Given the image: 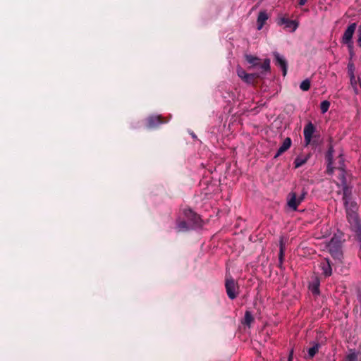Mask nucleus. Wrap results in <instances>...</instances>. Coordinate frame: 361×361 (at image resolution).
I'll use <instances>...</instances> for the list:
<instances>
[{
  "label": "nucleus",
  "instance_id": "14",
  "mask_svg": "<svg viewBox=\"0 0 361 361\" xmlns=\"http://www.w3.org/2000/svg\"><path fill=\"white\" fill-rule=\"evenodd\" d=\"M161 123L162 121L160 119V116H150L147 119V126L149 128H154Z\"/></svg>",
  "mask_w": 361,
  "mask_h": 361
},
{
  "label": "nucleus",
  "instance_id": "7",
  "mask_svg": "<svg viewBox=\"0 0 361 361\" xmlns=\"http://www.w3.org/2000/svg\"><path fill=\"white\" fill-rule=\"evenodd\" d=\"M314 132H315V128L311 122L308 123L305 126L303 134H304L305 145H308L310 144Z\"/></svg>",
  "mask_w": 361,
  "mask_h": 361
},
{
  "label": "nucleus",
  "instance_id": "3",
  "mask_svg": "<svg viewBox=\"0 0 361 361\" xmlns=\"http://www.w3.org/2000/svg\"><path fill=\"white\" fill-rule=\"evenodd\" d=\"M185 215L188 218V223L185 221H181L178 224L177 228L179 231L187 230L189 226H192L194 224H197V219L199 216L195 214L192 210L188 209L185 211Z\"/></svg>",
  "mask_w": 361,
  "mask_h": 361
},
{
  "label": "nucleus",
  "instance_id": "23",
  "mask_svg": "<svg viewBox=\"0 0 361 361\" xmlns=\"http://www.w3.org/2000/svg\"><path fill=\"white\" fill-rule=\"evenodd\" d=\"M253 318L250 312H246L245 314V322L246 324L250 325L252 322Z\"/></svg>",
  "mask_w": 361,
  "mask_h": 361
},
{
  "label": "nucleus",
  "instance_id": "20",
  "mask_svg": "<svg viewBox=\"0 0 361 361\" xmlns=\"http://www.w3.org/2000/svg\"><path fill=\"white\" fill-rule=\"evenodd\" d=\"M309 288L313 294H319V282L317 281H314L310 285Z\"/></svg>",
  "mask_w": 361,
  "mask_h": 361
},
{
  "label": "nucleus",
  "instance_id": "11",
  "mask_svg": "<svg viewBox=\"0 0 361 361\" xmlns=\"http://www.w3.org/2000/svg\"><path fill=\"white\" fill-rule=\"evenodd\" d=\"M278 23L279 25H285L286 27L292 28L293 32H294L298 26V24L295 20H290L285 18H281Z\"/></svg>",
  "mask_w": 361,
  "mask_h": 361
},
{
  "label": "nucleus",
  "instance_id": "27",
  "mask_svg": "<svg viewBox=\"0 0 361 361\" xmlns=\"http://www.w3.org/2000/svg\"><path fill=\"white\" fill-rule=\"evenodd\" d=\"M357 42L359 47H361V25L359 26L357 30Z\"/></svg>",
  "mask_w": 361,
  "mask_h": 361
},
{
  "label": "nucleus",
  "instance_id": "19",
  "mask_svg": "<svg viewBox=\"0 0 361 361\" xmlns=\"http://www.w3.org/2000/svg\"><path fill=\"white\" fill-rule=\"evenodd\" d=\"M247 61L252 64L253 66H256L258 65L257 61H259V59L257 57H255L252 55H247L245 56Z\"/></svg>",
  "mask_w": 361,
  "mask_h": 361
},
{
  "label": "nucleus",
  "instance_id": "10",
  "mask_svg": "<svg viewBox=\"0 0 361 361\" xmlns=\"http://www.w3.org/2000/svg\"><path fill=\"white\" fill-rule=\"evenodd\" d=\"M291 144H292V141L290 140V138L289 137H286L282 145L280 146V147L279 148L276 155L274 156V157H279L280 155H281L283 152H285L286 151H287L291 146Z\"/></svg>",
  "mask_w": 361,
  "mask_h": 361
},
{
  "label": "nucleus",
  "instance_id": "17",
  "mask_svg": "<svg viewBox=\"0 0 361 361\" xmlns=\"http://www.w3.org/2000/svg\"><path fill=\"white\" fill-rule=\"evenodd\" d=\"M348 73L350 75V80L351 85L355 87L357 85V82H356L355 76L354 74V66L353 63L348 64Z\"/></svg>",
  "mask_w": 361,
  "mask_h": 361
},
{
  "label": "nucleus",
  "instance_id": "25",
  "mask_svg": "<svg viewBox=\"0 0 361 361\" xmlns=\"http://www.w3.org/2000/svg\"><path fill=\"white\" fill-rule=\"evenodd\" d=\"M237 74L243 80L244 78V77L246 76V75L247 74L245 71L241 67L238 66L237 68Z\"/></svg>",
  "mask_w": 361,
  "mask_h": 361
},
{
  "label": "nucleus",
  "instance_id": "24",
  "mask_svg": "<svg viewBox=\"0 0 361 361\" xmlns=\"http://www.w3.org/2000/svg\"><path fill=\"white\" fill-rule=\"evenodd\" d=\"M319 345L316 344L308 350V354L310 357H312L318 351Z\"/></svg>",
  "mask_w": 361,
  "mask_h": 361
},
{
  "label": "nucleus",
  "instance_id": "18",
  "mask_svg": "<svg viewBox=\"0 0 361 361\" xmlns=\"http://www.w3.org/2000/svg\"><path fill=\"white\" fill-rule=\"evenodd\" d=\"M329 107H330V102L327 100H324V101L322 102L320 104V109H321V112L322 114H325L326 112H327Z\"/></svg>",
  "mask_w": 361,
  "mask_h": 361
},
{
  "label": "nucleus",
  "instance_id": "9",
  "mask_svg": "<svg viewBox=\"0 0 361 361\" xmlns=\"http://www.w3.org/2000/svg\"><path fill=\"white\" fill-rule=\"evenodd\" d=\"M333 155H334V149L332 147H329L326 154V159L327 160V173L329 174H332L334 172V167L333 166Z\"/></svg>",
  "mask_w": 361,
  "mask_h": 361
},
{
  "label": "nucleus",
  "instance_id": "8",
  "mask_svg": "<svg viewBox=\"0 0 361 361\" xmlns=\"http://www.w3.org/2000/svg\"><path fill=\"white\" fill-rule=\"evenodd\" d=\"M274 56L276 59V64L281 67L283 71V75L286 76L287 73L288 64L287 61L283 56L279 54L278 52H274Z\"/></svg>",
  "mask_w": 361,
  "mask_h": 361
},
{
  "label": "nucleus",
  "instance_id": "4",
  "mask_svg": "<svg viewBox=\"0 0 361 361\" xmlns=\"http://www.w3.org/2000/svg\"><path fill=\"white\" fill-rule=\"evenodd\" d=\"M357 24L355 23H351L348 26L342 37V43L346 44L350 50H352L353 48V42L352 39Z\"/></svg>",
  "mask_w": 361,
  "mask_h": 361
},
{
  "label": "nucleus",
  "instance_id": "5",
  "mask_svg": "<svg viewBox=\"0 0 361 361\" xmlns=\"http://www.w3.org/2000/svg\"><path fill=\"white\" fill-rule=\"evenodd\" d=\"M306 192H302L299 197H297L295 192H290L287 196V204L288 207L294 211H296L298 207L303 201Z\"/></svg>",
  "mask_w": 361,
  "mask_h": 361
},
{
  "label": "nucleus",
  "instance_id": "29",
  "mask_svg": "<svg viewBox=\"0 0 361 361\" xmlns=\"http://www.w3.org/2000/svg\"><path fill=\"white\" fill-rule=\"evenodd\" d=\"M307 1V0H300V1H299V4H300V6H303V5H305V4H306Z\"/></svg>",
  "mask_w": 361,
  "mask_h": 361
},
{
  "label": "nucleus",
  "instance_id": "15",
  "mask_svg": "<svg viewBox=\"0 0 361 361\" xmlns=\"http://www.w3.org/2000/svg\"><path fill=\"white\" fill-rule=\"evenodd\" d=\"M345 361H361V353L350 352L346 356Z\"/></svg>",
  "mask_w": 361,
  "mask_h": 361
},
{
  "label": "nucleus",
  "instance_id": "13",
  "mask_svg": "<svg viewBox=\"0 0 361 361\" xmlns=\"http://www.w3.org/2000/svg\"><path fill=\"white\" fill-rule=\"evenodd\" d=\"M320 267L323 271V274L325 276H329L332 273L331 266L330 264V262L329 259H325L324 262H322L320 264Z\"/></svg>",
  "mask_w": 361,
  "mask_h": 361
},
{
  "label": "nucleus",
  "instance_id": "28",
  "mask_svg": "<svg viewBox=\"0 0 361 361\" xmlns=\"http://www.w3.org/2000/svg\"><path fill=\"white\" fill-rule=\"evenodd\" d=\"M283 255V246L282 241H281L280 255H279V259L281 262L282 261Z\"/></svg>",
  "mask_w": 361,
  "mask_h": 361
},
{
  "label": "nucleus",
  "instance_id": "21",
  "mask_svg": "<svg viewBox=\"0 0 361 361\" xmlns=\"http://www.w3.org/2000/svg\"><path fill=\"white\" fill-rule=\"evenodd\" d=\"M300 88L302 91H307L310 88V80L309 79L303 80L300 83Z\"/></svg>",
  "mask_w": 361,
  "mask_h": 361
},
{
  "label": "nucleus",
  "instance_id": "12",
  "mask_svg": "<svg viewBox=\"0 0 361 361\" xmlns=\"http://www.w3.org/2000/svg\"><path fill=\"white\" fill-rule=\"evenodd\" d=\"M268 15L267 13H266V11H260L259 15H258V17H257V30H260L264 23H266V21L268 19Z\"/></svg>",
  "mask_w": 361,
  "mask_h": 361
},
{
  "label": "nucleus",
  "instance_id": "6",
  "mask_svg": "<svg viewBox=\"0 0 361 361\" xmlns=\"http://www.w3.org/2000/svg\"><path fill=\"white\" fill-rule=\"evenodd\" d=\"M225 286L228 298L231 300L235 299L238 293V283L231 277H227Z\"/></svg>",
  "mask_w": 361,
  "mask_h": 361
},
{
  "label": "nucleus",
  "instance_id": "2",
  "mask_svg": "<svg viewBox=\"0 0 361 361\" xmlns=\"http://www.w3.org/2000/svg\"><path fill=\"white\" fill-rule=\"evenodd\" d=\"M342 237L341 235H334L331 240L326 245V249L334 259H340L342 257Z\"/></svg>",
  "mask_w": 361,
  "mask_h": 361
},
{
  "label": "nucleus",
  "instance_id": "26",
  "mask_svg": "<svg viewBox=\"0 0 361 361\" xmlns=\"http://www.w3.org/2000/svg\"><path fill=\"white\" fill-rule=\"evenodd\" d=\"M261 68L267 71L270 68V60L265 59L263 64L261 66Z\"/></svg>",
  "mask_w": 361,
  "mask_h": 361
},
{
  "label": "nucleus",
  "instance_id": "22",
  "mask_svg": "<svg viewBox=\"0 0 361 361\" xmlns=\"http://www.w3.org/2000/svg\"><path fill=\"white\" fill-rule=\"evenodd\" d=\"M256 77V75L255 74H249L247 73L245 77L243 79V81H245L247 83H252L253 81V79Z\"/></svg>",
  "mask_w": 361,
  "mask_h": 361
},
{
  "label": "nucleus",
  "instance_id": "16",
  "mask_svg": "<svg viewBox=\"0 0 361 361\" xmlns=\"http://www.w3.org/2000/svg\"><path fill=\"white\" fill-rule=\"evenodd\" d=\"M309 156H299L297 157L294 161L295 168H299L304 165L308 160Z\"/></svg>",
  "mask_w": 361,
  "mask_h": 361
},
{
  "label": "nucleus",
  "instance_id": "1",
  "mask_svg": "<svg viewBox=\"0 0 361 361\" xmlns=\"http://www.w3.org/2000/svg\"><path fill=\"white\" fill-rule=\"evenodd\" d=\"M338 169L341 171V180L343 192V200L346 209L348 221L351 229L357 233L359 240L361 241V225L357 213L358 208L357 204L350 197L351 192L345 183L344 159L341 155L338 157Z\"/></svg>",
  "mask_w": 361,
  "mask_h": 361
}]
</instances>
